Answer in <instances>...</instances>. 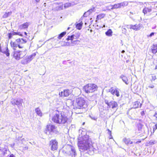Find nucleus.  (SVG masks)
I'll return each mask as SVG.
<instances>
[{
    "label": "nucleus",
    "mask_w": 157,
    "mask_h": 157,
    "mask_svg": "<svg viewBox=\"0 0 157 157\" xmlns=\"http://www.w3.org/2000/svg\"><path fill=\"white\" fill-rule=\"evenodd\" d=\"M58 142L56 140H51L50 142V145L51 147V150L55 151L57 148Z\"/></svg>",
    "instance_id": "nucleus-13"
},
{
    "label": "nucleus",
    "mask_w": 157,
    "mask_h": 157,
    "mask_svg": "<svg viewBox=\"0 0 157 157\" xmlns=\"http://www.w3.org/2000/svg\"><path fill=\"white\" fill-rule=\"evenodd\" d=\"M78 146L81 152L86 151L90 155H93L96 151L91 143V140L88 136H84L80 139H78Z\"/></svg>",
    "instance_id": "nucleus-1"
},
{
    "label": "nucleus",
    "mask_w": 157,
    "mask_h": 157,
    "mask_svg": "<svg viewBox=\"0 0 157 157\" xmlns=\"http://www.w3.org/2000/svg\"><path fill=\"white\" fill-rule=\"evenodd\" d=\"M122 33H125L126 32V29L125 28H123L122 29Z\"/></svg>",
    "instance_id": "nucleus-46"
},
{
    "label": "nucleus",
    "mask_w": 157,
    "mask_h": 157,
    "mask_svg": "<svg viewBox=\"0 0 157 157\" xmlns=\"http://www.w3.org/2000/svg\"><path fill=\"white\" fill-rule=\"evenodd\" d=\"M36 55V53H33L31 55L27 56L28 58L29 59V61H31L35 57Z\"/></svg>",
    "instance_id": "nucleus-34"
},
{
    "label": "nucleus",
    "mask_w": 157,
    "mask_h": 157,
    "mask_svg": "<svg viewBox=\"0 0 157 157\" xmlns=\"http://www.w3.org/2000/svg\"><path fill=\"white\" fill-rule=\"evenodd\" d=\"M10 44L11 46L13 47V49L14 50V51L16 50L15 48H17L18 47L19 43H17L16 41L15 42H11Z\"/></svg>",
    "instance_id": "nucleus-27"
},
{
    "label": "nucleus",
    "mask_w": 157,
    "mask_h": 157,
    "mask_svg": "<svg viewBox=\"0 0 157 157\" xmlns=\"http://www.w3.org/2000/svg\"><path fill=\"white\" fill-rule=\"evenodd\" d=\"M154 116L156 118H157V113H155L154 115Z\"/></svg>",
    "instance_id": "nucleus-54"
},
{
    "label": "nucleus",
    "mask_w": 157,
    "mask_h": 157,
    "mask_svg": "<svg viewBox=\"0 0 157 157\" xmlns=\"http://www.w3.org/2000/svg\"><path fill=\"white\" fill-rule=\"evenodd\" d=\"M24 34H25V35H27V33H26V32H24Z\"/></svg>",
    "instance_id": "nucleus-60"
},
{
    "label": "nucleus",
    "mask_w": 157,
    "mask_h": 157,
    "mask_svg": "<svg viewBox=\"0 0 157 157\" xmlns=\"http://www.w3.org/2000/svg\"><path fill=\"white\" fill-rule=\"evenodd\" d=\"M60 43L62 46H70V42L61 41Z\"/></svg>",
    "instance_id": "nucleus-29"
},
{
    "label": "nucleus",
    "mask_w": 157,
    "mask_h": 157,
    "mask_svg": "<svg viewBox=\"0 0 157 157\" xmlns=\"http://www.w3.org/2000/svg\"><path fill=\"white\" fill-rule=\"evenodd\" d=\"M156 141L155 140H151L149 142V144L151 145H152L156 144Z\"/></svg>",
    "instance_id": "nucleus-41"
},
{
    "label": "nucleus",
    "mask_w": 157,
    "mask_h": 157,
    "mask_svg": "<svg viewBox=\"0 0 157 157\" xmlns=\"http://www.w3.org/2000/svg\"><path fill=\"white\" fill-rule=\"evenodd\" d=\"M46 129L45 130V133L47 134V131L49 132V133L51 132L57 134L58 132L57 130V127L54 125H48L47 126Z\"/></svg>",
    "instance_id": "nucleus-7"
},
{
    "label": "nucleus",
    "mask_w": 157,
    "mask_h": 157,
    "mask_svg": "<svg viewBox=\"0 0 157 157\" xmlns=\"http://www.w3.org/2000/svg\"><path fill=\"white\" fill-rule=\"evenodd\" d=\"M82 0H75V1H72V2L74 3L75 5L80 3V2H82Z\"/></svg>",
    "instance_id": "nucleus-39"
},
{
    "label": "nucleus",
    "mask_w": 157,
    "mask_h": 157,
    "mask_svg": "<svg viewBox=\"0 0 157 157\" xmlns=\"http://www.w3.org/2000/svg\"><path fill=\"white\" fill-rule=\"evenodd\" d=\"M12 55L13 57L17 60H19L23 58L26 55L25 52L20 51H14Z\"/></svg>",
    "instance_id": "nucleus-6"
},
{
    "label": "nucleus",
    "mask_w": 157,
    "mask_h": 157,
    "mask_svg": "<svg viewBox=\"0 0 157 157\" xmlns=\"http://www.w3.org/2000/svg\"><path fill=\"white\" fill-rule=\"evenodd\" d=\"M142 27V25L141 24H136L135 25H130V29H133L135 31H137Z\"/></svg>",
    "instance_id": "nucleus-14"
},
{
    "label": "nucleus",
    "mask_w": 157,
    "mask_h": 157,
    "mask_svg": "<svg viewBox=\"0 0 157 157\" xmlns=\"http://www.w3.org/2000/svg\"><path fill=\"white\" fill-rule=\"evenodd\" d=\"M120 78L121 79L123 82H124L126 84L128 85V84L129 82H128V79L127 77L123 75H121L120 76Z\"/></svg>",
    "instance_id": "nucleus-17"
},
{
    "label": "nucleus",
    "mask_w": 157,
    "mask_h": 157,
    "mask_svg": "<svg viewBox=\"0 0 157 157\" xmlns=\"http://www.w3.org/2000/svg\"><path fill=\"white\" fill-rule=\"evenodd\" d=\"M4 53H5L7 56L10 55L9 50L7 47L6 48V51L4 52Z\"/></svg>",
    "instance_id": "nucleus-38"
},
{
    "label": "nucleus",
    "mask_w": 157,
    "mask_h": 157,
    "mask_svg": "<svg viewBox=\"0 0 157 157\" xmlns=\"http://www.w3.org/2000/svg\"><path fill=\"white\" fill-rule=\"evenodd\" d=\"M36 2L38 3L39 2L40 0H35Z\"/></svg>",
    "instance_id": "nucleus-55"
},
{
    "label": "nucleus",
    "mask_w": 157,
    "mask_h": 157,
    "mask_svg": "<svg viewBox=\"0 0 157 157\" xmlns=\"http://www.w3.org/2000/svg\"><path fill=\"white\" fill-rule=\"evenodd\" d=\"M138 142H139V141H137L136 142V143H138Z\"/></svg>",
    "instance_id": "nucleus-64"
},
{
    "label": "nucleus",
    "mask_w": 157,
    "mask_h": 157,
    "mask_svg": "<svg viewBox=\"0 0 157 157\" xmlns=\"http://www.w3.org/2000/svg\"><path fill=\"white\" fill-rule=\"evenodd\" d=\"M71 40V42H70V46H74L75 45H78L79 44L80 41L79 40Z\"/></svg>",
    "instance_id": "nucleus-18"
},
{
    "label": "nucleus",
    "mask_w": 157,
    "mask_h": 157,
    "mask_svg": "<svg viewBox=\"0 0 157 157\" xmlns=\"http://www.w3.org/2000/svg\"><path fill=\"white\" fill-rule=\"evenodd\" d=\"M90 15V13H89V12H88V11H87L86 12H85L83 15V16L84 17H87L88 15Z\"/></svg>",
    "instance_id": "nucleus-42"
},
{
    "label": "nucleus",
    "mask_w": 157,
    "mask_h": 157,
    "mask_svg": "<svg viewBox=\"0 0 157 157\" xmlns=\"http://www.w3.org/2000/svg\"><path fill=\"white\" fill-rule=\"evenodd\" d=\"M75 5L74 2H71L66 3L64 4V7L65 8H67L70 6H73Z\"/></svg>",
    "instance_id": "nucleus-25"
},
{
    "label": "nucleus",
    "mask_w": 157,
    "mask_h": 157,
    "mask_svg": "<svg viewBox=\"0 0 157 157\" xmlns=\"http://www.w3.org/2000/svg\"><path fill=\"white\" fill-rule=\"evenodd\" d=\"M10 154V151L6 148L0 147V156H9Z\"/></svg>",
    "instance_id": "nucleus-11"
},
{
    "label": "nucleus",
    "mask_w": 157,
    "mask_h": 157,
    "mask_svg": "<svg viewBox=\"0 0 157 157\" xmlns=\"http://www.w3.org/2000/svg\"><path fill=\"white\" fill-rule=\"evenodd\" d=\"M8 38L9 39H10L12 38V36H13L12 33H10L8 34Z\"/></svg>",
    "instance_id": "nucleus-45"
},
{
    "label": "nucleus",
    "mask_w": 157,
    "mask_h": 157,
    "mask_svg": "<svg viewBox=\"0 0 157 157\" xmlns=\"http://www.w3.org/2000/svg\"><path fill=\"white\" fill-rule=\"evenodd\" d=\"M68 150L66 151L63 150V152L66 155H68L70 157H75L77 155V153L75 148L73 146H70L67 147Z\"/></svg>",
    "instance_id": "nucleus-4"
},
{
    "label": "nucleus",
    "mask_w": 157,
    "mask_h": 157,
    "mask_svg": "<svg viewBox=\"0 0 157 157\" xmlns=\"http://www.w3.org/2000/svg\"><path fill=\"white\" fill-rule=\"evenodd\" d=\"M111 6L112 7L110 9L111 10H113L121 8L120 3L115 4L113 5H112Z\"/></svg>",
    "instance_id": "nucleus-28"
},
{
    "label": "nucleus",
    "mask_w": 157,
    "mask_h": 157,
    "mask_svg": "<svg viewBox=\"0 0 157 157\" xmlns=\"http://www.w3.org/2000/svg\"><path fill=\"white\" fill-rule=\"evenodd\" d=\"M151 11L152 9L151 7H150L149 8L145 7L144 9L143 12L144 14H146L147 13V12H150Z\"/></svg>",
    "instance_id": "nucleus-26"
},
{
    "label": "nucleus",
    "mask_w": 157,
    "mask_h": 157,
    "mask_svg": "<svg viewBox=\"0 0 157 157\" xmlns=\"http://www.w3.org/2000/svg\"><path fill=\"white\" fill-rule=\"evenodd\" d=\"M71 93V91L68 89L64 90L63 91H62L59 93L60 96L68 97Z\"/></svg>",
    "instance_id": "nucleus-16"
},
{
    "label": "nucleus",
    "mask_w": 157,
    "mask_h": 157,
    "mask_svg": "<svg viewBox=\"0 0 157 157\" xmlns=\"http://www.w3.org/2000/svg\"><path fill=\"white\" fill-rule=\"evenodd\" d=\"M156 79V76L155 75L152 76V80H155Z\"/></svg>",
    "instance_id": "nucleus-48"
},
{
    "label": "nucleus",
    "mask_w": 157,
    "mask_h": 157,
    "mask_svg": "<svg viewBox=\"0 0 157 157\" xmlns=\"http://www.w3.org/2000/svg\"><path fill=\"white\" fill-rule=\"evenodd\" d=\"M140 114H141V115H142V116H144L145 114L144 111H141L140 113Z\"/></svg>",
    "instance_id": "nucleus-49"
},
{
    "label": "nucleus",
    "mask_w": 157,
    "mask_h": 157,
    "mask_svg": "<svg viewBox=\"0 0 157 157\" xmlns=\"http://www.w3.org/2000/svg\"><path fill=\"white\" fill-rule=\"evenodd\" d=\"M82 24L83 23L82 22L77 24L76 25V27L77 29L78 30H80L82 29Z\"/></svg>",
    "instance_id": "nucleus-32"
},
{
    "label": "nucleus",
    "mask_w": 157,
    "mask_h": 157,
    "mask_svg": "<svg viewBox=\"0 0 157 157\" xmlns=\"http://www.w3.org/2000/svg\"><path fill=\"white\" fill-rule=\"evenodd\" d=\"M155 34V33L152 32L150 33V34L149 35H147V37H151L152 36H154Z\"/></svg>",
    "instance_id": "nucleus-43"
},
{
    "label": "nucleus",
    "mask_w": 157,
    "mask_h": 157,
    "mask_svg": "<svg viewBox=\"0 0 157 157\" xmlns=\"http://www.w3.org/2000/svg\"><path fill=\"white\" fill-rule=\"evenodd\" d=\"M97 86L94 84H88L85 86L83 89L87 93H92L97 89Z\"/></svg>",
    "instance_id": "nucleus-5"
},
{
    "label": "nucleus",
    "mask_w": 157,
    "mask_h": 157,
    "mask_svg": "<svg viewBox=\"0 0 157 157\" xmlns=\"http://www.w3.org/2000/svg\"><path fill=\"white\" fill-rule=\"evenodd\" d=\"M142 104L140 103L139 101H136L133 103V107L134 109L140 107L141 106Z\"/></svg>",
    "instance_id": "nucleus-20"
},
{
    "label": "nucleus",
    "mask_w": 157,
    "mask_h": 157,
    "mask_svg": "<svg viewBox=\"0 0 157 157\" xmlns=\"http://www.w3.org/2000/svg\"><path fill=\"white\" fill-rule=\"evenodd\" d=\"M155 69H157V64L155 66Z\"/></svg>",
    "instance_id": "nucleus-61"
},
{
    "label": "nucleus",
    "mask_w": 157,
    "mask_h": 157,
    "mask_svg": "<svg viewBox=\"0 0 157 157\" xmlns=\"http://www.w3.org/2000/svg\"><path fill=\"white\" fill-rule=\"evenodd\" d=\"M124 52H125V51H124V50H123L121 51V53H124Z\"/></svg>",
    "instance_id": "nucleus-57"
},
{
    "label": "nucleus",
    "mask_w": 157,
    "mask_h": 157,
    "mask_svg": "<svg viewBox=\"0 0 157 157\" xmlns=\"http://www.w3.org/2000/svg\"><path fill=\"white\" fill-rule=\"evenodd\" d=\"M123 141L125 144H128L130 142V140L129 139L125 138L123 140Z\"/></svg>",
    "instance_id": "nucleus-37"
},
{
    "label": "nucleus",
    "mask_w": 157,
    "mask_h": 157,
    "mask_svg": "<svg viewBox=\"0 0 157 157\" xmlns=\"http://www.w3.org/2000/svg\"><path fill=\"white\" fill-rule=\"evenodd\" d=\"M80 33L78 32L71 36H68L66 40L67 41L73 40H77L80 36Z\"/></svg>",
    "instance_id": "nucleus-8"
},
{
    "label": "nucleus",
    "mask_w": 157,
    "mask_h": 157,
    "mask_svg": "<svg viewBox=\"0 0 157 157\" xmlns=\"http://www.w3.org/2000/svg\"><path fill=\"white\" fill-rule=\"evenodd\" d=\"M70 28L69 27H68V28H67V30H69V29H70Z\"/></svg>",
    "instance_id": "nucleus-62"
},
{
    "label": "nucleus",
    "mask_w": 157,
    "mask_h": 157,
    "mask_svg": "<svg viewBox=\"0 0 157 157\" xmlns=\"http://www.w3.org/2000/svg\"><path fill=\"white\" fill-rule=\"evenodd\" d=\"M105 16V14H102L98 15L97 17V20L101 19L103 18Z\"/></svg>",
    "instance_id": "nucleus-36"
},
{
    "label": "nucleus",
    "mask_w": 157,
    "mask_h": 157,
    "mask_svg": "<svg viewBox=\"0 0 157 157\" xmlns=\"http://www.w3.org/2000/svg\"><path fill=\"white\" fill-rule=\"evenodd\" d=\"M35 111L38 116L40 117L42 116V112H41L40 109L39 107H37L35 109Z\"/></svg>",
    "instance_id": "nucleus-23"
},
{
    "label": "nucleus",
    "mask_w": 157,
    "mask_h": 157,
    "mask_svg": "<svg viewBox=\"0 0 157 157\" xmlns=\"http://www.w3.org/2000/svg\"><path fill=\"white\" fill-rule=\"evenodd\" d=\"M95 7H93L92 8L90 9L89 10L87 11L89 12V13H90V14L92 12L94 11H95Z\"/></svg>",
    "instance_id": "nucleus-40"
},
{
    "label": "nucleus",
    "mask_w": 157,
    "mask_h": 157,
    "mask_svg": "<svg viewBox=\"0 0 157 157\" xmlns=\"http://www.w3.org/2000/svg\"><path fill=\"white\" fill-rule=\"evenodd\" d=\"M16 42L17 43H18L21 44H23L27 42V41L25 39H24L23 38H19L16 40Z\"/></svg>",
    "instance_id": "nucleus-21"
},
{
    "label": "nucleus",
    "mask_w": 157,
    "mask_h": 157,
    "mask_svg": "<svg viewBox=\"0 0 157 157\" xmlns=\"http://www.w3.org/2000/svg\"><path fill=\"white\" fill-rule=\"evenodd\" d=\"M52 120L55 123L64 124L67 123V118L63 113L57 111L52 117Z\"/></svg>",
    "instance_id": "nucleus-2"
},
{
    "label": "nucleus",
    "mask_w": 157,
    "mask_h": 157,
    "mask_svg": "<svg viewBox=\"0 0 157 157\" xmlns=\"http://www.w3.org/2000/svg\"><path fill=\"white\" fill-rule=\"evenodd\" d=\"M133 142H132V141H130V142L129 143V144H133Z\"/></svg>",
    "instance_id": "nucleus-59"
},
{
    "label": "nucleus",
    "mask_w": 157,
    "mask_h": 157,
    "mask_svg": "<svg viewBox=\"0 0 157 157\" xmlns=\"http://www.w3.org/2000/svg\"><path fill=\"white\" fill-rule=\"evenodd\" d=\"M151 49L152 52L154 54H156L157 52V44H153Z\"/></svg>",
    "instance_id": "nucleus-22"
},
{
    "label": "nucleus",
    "mask_w": 157,
    "mask_h": 157,
    "mask_svg": "<svg viewBox=\"0 0 157 157\" xmlns=\"http://www.w3.org/2000/svg\"><path fill=\"white\" fill-rule=\"evenodd\" d=\"M105 27V25H103V26L102 27Z\"/></svg>",
    "instance_id": "nucleus-63"
},
{
    "label": "nucleus",
    "mask_w": 157,
    "mask_h": 157,
    "mask_svg": "<svg viewBox=\"0 0 157 157\" xmlns=\"http://www.w3.org/2000/svg\"><path fill=\"white\" fill-rule=\"evenodd\" d=\"M29 25V22H26L22 25H20L19 28L21 29L27 28Z\"/></svg>",
    "instance_id": "nucleus-19"
},
{
    "label": "nucleus",
    "mask_w": 157,
    "mask_h": 157,
    "mask_svg": "<svg viewBox=\"0 0 157 157\" xmlns=\"http://www.w3.org/2000/svg\"><path fill=\"white\" fill-rule=\"evenodd\" d=\"M12 34H13V35H19V33H18L14 32L12 33Z\"/></svg>",
    "instance_id": "nucleus-50"
},
{
    "label": "nucleus",
    "mask_w": 157,
    "mask_h": 157,
    "mask_svg": "<svg viewBox=\"0 0 157 157\" xmlns=\"http://www.w3.org/2000/svg\"><path fill=\"white\" fill-rule=\"evenodd\" d=\"M86 101L84 98L82 97H78L75 101V105L76 108L81 109L86 106Z\"/></svg>",
    "instance_id": "nucleus-3"
},
{
    "label": "nucleus",
    "mask_w": 157,
    "mask_h": 157,
    "mask_svg": "<svg viewBox=\"0 0 157 157\" xmlns=\"http://www.w3.org/2000/svg\"><path fill=\"white\" fill-rule=\"evenodd\" d=\"M149 88H153L154 87V86L153 85H151L150 86H148Z\"/></svg>",
    "instance_id": "nucleus-53"
},
{
    "label": "nucleus",
    "mask_w": 157,
    "mask_h": 157,
    "mask_svg": "<svg viewBox=\"0 0 157 157\" xmlns=\"http://www.w3.org/2000/svg\"><path fill=\"white\" fill-rule=\"evenodd\" d=\"M126 27L127 28H128V29H129V28H130V25H127L126 26Z\"/></svg>",
    "instance_id": "nucleus-56"
},
{
    "label": "nucleus",
    "mask_w": 157,
    "mask_h": 157,
    "mask_svg": "<svg viewBox=\"0 0 157 157\" xmlns=\"http://www.w3.org/2000/svg\"><path fill=\"white\" fill-rule=\"evenodd\" d=\"M109 92L112 95H115L117 97L120 96V92L118 89L116 87H112L109 89Z\"/></svg>",
    "instance_id": "nucleus-10"
},
{
    "label": "nucleus",
    "mask_w": 157,
    "mask_h": 157,
    "mask_svg": "<svg viewBox=\"0 0 157 157\" xmlns=\"http://www.w3.org/2000/svg\"><path fill=\"white\" fill-rule=\"evenodd\" d=\"M66 34V32H63L59 35L57 37V38L58 39L60 40L62 38V37H63L64 35H65Z\"/></svg>",
    "instance_id": "nucleus-31"
},
{
    "label": "nucleus",
    "mask_w": 157,
    "mask_h": 157,
    "mask_svg": "<svg viewBox=\"0 0 157 157\" xmlns=\"http://www.w3.org/2000/svg\"><path fill=\"white\" fill-rule=\"evenodd\" d=\"M105 103L106 104L109 108L113 109L116 107L117 106V103L114 101H109L107 99H105Z\"/></svg>",
    "instance_id": "nucleus-9"
},
{
    "label": "nucleus",
    "mask_w": 157,
    "mask_h": 157,
    "mask_svg": "<svg viewBox=\"0 0 157 157\" xmlns=\"http://www.w3.org/2000/svg\"><path fill=\"white\" fill-rule=\"evenodd\" d=\"M29 59L28 58V56H26L21 61V63L23 64H25L28 63L30 61H29Z\"/></svg>",
    "instance_id": "nucleus-24"
},
{
    "label": "nucleus",
    "mask_w": 157,
    "mask_h": 157,
    "mask_svg": "<svg viewBox=\"0 0 157 157\" xmlns=\"http://www.w3.org/2000/svg\"><path fill=\"white\" fill-rule=\"evenodd\" d=\"M90 117L93 120H96L97 119V118H96L95 117H92L90 115Z\"/></svg>",
    "instance_id": "nucleus-52"
},
{
    "label": "nucleus",
    "mask_w": 157,
    "mask_h": 157,
    "mask_svg": "<svg viewBox=\"0 0 157 157\" xmlns=\"http://www.w3.org/2000/svg\"><path fill=\"white\" fill-rule=\"evenodd\" d=\"M113 32L110 29H109L105 33V35L109 36H111L112 35Z\"/></svg>",
    "instance_id": "nucleus-30"
},
{
    "label": "nucleus",
    "mask_w": 157,
    "mask_h": 157,
    "mask_svg": "<svg viewBox=\"0 0 157 157\" xmlns=\"http://www.w3.org/2000/svg\"><path fill=\"white\" fill-rule=\"evenodd\" d=\"M121 8V7H124L128 5V3L127 2H124L120 3Z\"/></svg>",
    "instance_id": "nucleus-33"
},
{
    "label": "nucleus",
    "mask_w": 157,
    "mask_h": 157,
    "mask_svg": "<svg viewBox=\"0 0 157 157\" xmlns=\"http://www.w3.org/2000/svg\"><path fill=\"white\" fill-rule=\"evenodd\" d=\"M19 33V35H20L21 36H22V35L21 33Z\"/></svg>",
    "instance_id": "nucleus-58"
},
{
    "label": "nucleus",
    "mask_w": 157,
    "mask_h": 157,
    "mask_svg": "<svg viewBox=\"0 0 157 157\" xmlns=\"http://www.w3.org/2000/svg\"><path fill=\"white\" fill-rule=\"evenodd\" d=\"M11 13L12 12H6L3 15V18H6L7 17L11 15Z\"/></svg>",
    "instance_id": "nucleus-35"
},
{
    "label": "nucleus",
    "mask_w": 157,
    "mask_h": 157,
    "mask_svg": "<svg viewBox=\"0 0 157 157\" xmlns=\"http://www.w3.org/2000/svg\"><path fill=\"white\" fill-rule=\"evenodd\" d=\"M63 5H62L59 6H58V9L59 10H61L63 9Z\"/></svg>",
    "instance_id": "nucleus-47"
},
{
    "label": "nucleus",
    "mask_w": 157,
    "mask_h": 157,
    "mask_svg": "<svg viewBox=\"0 0 157 157\" xmlns=\"http://www.w3.org/2000/svg\"><path fill=\"white\" fill-rule=\"evenodd\" d=\"M108 130L109 134L110 135V137H109V139H111L112 138V135H111V134H112L111 132V131H110L109 130V129H108Z\"/></svg>",
    "instance_id": "nucleus-44"
},
{
    "label": "nucleus",
    "mask_w": 157,
    "mask_h": 157,
    "mask_svg": "<svg viewBox=\"0 0 157 157\" xmlns=\"http://www.w3.org/2000/svg\"><path fill=\"white\" fill-rule=\"evenodd\" d=\"M23 100L20 98L13 99L11 101V103L13 105H16L18 106V107L22 105V103Z\"/></svg>",
    "instance_id": "nucleus-12"
},
{
    "label": "nucleus",
    "mask_w": 157,
    "mask_h": 157,
    "mask_svg": "<svg viewBox=\"0 0 157 157\" xmlns=\"http://www.w3.org/2000/svg\"><path fill=\"white\" fill-rule=\"evenodd\" d=\"M18 47L20 48H23V46L21 45L20 44H19L18 45Z\"/></svg>",
    "instance_id": "nucleus-51"
},
{
    "label": "nucleus",
    "mask_w": 157,
    "mask_h": 157,
    "mask_svg": "<svg viewBox=\"0 0 157 157\" xmlns=\"http://www.w3.org/2000/svg\"><path fill=\"white\" fill-rule=\"evenodd\" d=\"M127 114L129 118L134 120L136 118V114L134 112L130 110L127 112Z\"/></svg>",
    "instance_id": "nucleus-15"
}]
</instances>
